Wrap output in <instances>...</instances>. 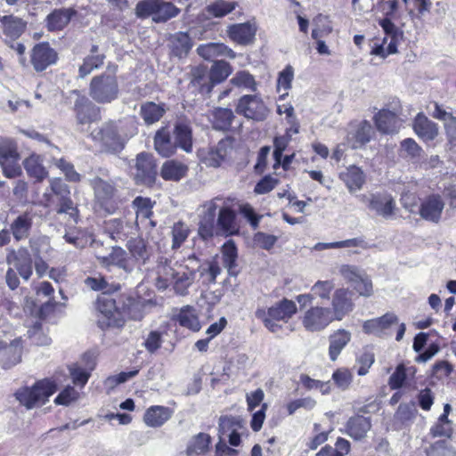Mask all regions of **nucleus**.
<instances>
[{
	"label": "nucleus",
	"mask_w": 456,
	"mask_h": 456,
	"mask_svg": "<svg viewBox=\"0 0 456 456\" xmlns=\"http://www.w3.org/2000/svg\"><path fill=\"white\" fill-rule=\"evenodd\" d=\"M153 272L154 285L159 290L170 289L174 294L185 297L189 294L198 273L204 278L205 283H215L221 268L213 261L202 264L195 254H191L174 264L167 257L159 256Z\"/></svg>",
	"instance_id": "1"
},
{
	"label": "nucleus",
	"mask_w": 456,
	"mask_h": 456,
	"mask_svg": "<svg viewBox=\"0 0 456 456\" xmlns=\"http://www.w3.org/2000/svg\"><path fill=\"white\" fill-rule=\"evenodd\" d=\"M137 133L136 122L133 118L118 121H110L93 132L94 140H98L103 150L110 153L120 152L126 142Z\"/></svg>",
	"instance_id": "2"
},
{
	"label": "nucleus",
	"mask_w": 456,
	"mask_h": 456,
	"mask_svg": "<svg viewBox=\"0 0 456 456\" xmlns=\"http://www.w3.org/2000/svg\"><path fill=\"white\" fill-rule=\"evenodd\" d=\"M56 391V385L49 379L37 382L31 387H23L17 391V400L28 409L45 403L48 398Z\"/></svg>",
	"instance_id": "3"
},
{
	"label": "nucleus",
	"mask_w": 456,
	"mask_h": 456,
	"mask_svg": "<svg viewBox=\"0 0 456 456\" xmlns=\"http://www.w3.org/2000/svg\"><path fill=\"white\" fill-rule=\"evenodd\" d=\"M297 312L296 304L289 299H282L279 303L268 308L267 311L265 309H258L256 312V316L262 320L265 326L271 332H277L281 326L276 323L279 321L287 322Z\"/></svg>",
	"instance_id": "4"
},
{
	"label": "nucleus",
	"mask_w": 456,
	"mask_h": 456,
	"mask_svg": "<svg viewBox=\"0 0 456 456\" xmlns=\"http://www.w3.org/2000/svg\"><path fill=\"white\" fill-rule=\"evenodd\" d=\"M135 12L140 18L152 16L155 22H166L176 17L180 10L174 4L164 0H145L136 4Z\"/></svg>",
	"instance_id": "5"
},
{
	"label": "nucleus",
	"mask_w": 456,
	"mask_h": 456,
	"mask_svg": "<svg viewBox=\"0 0 456 456\" xmlns=\"http://www.w3.org/2000/svg\"><path fill=\"white\" fill-rule=\"evenodd\" d=\"M117 77L110 74H102L93 77L89 94L98 103H110L118 96Z\"/></svg>",
	"instance_id": "6"
},
{
	"label": "nucleus",
	"mask_w": 456,
	"mask_h": 456,
	"mask_svg": "<svg viewBox=\"0 0 456 456\" xmlns=\"http://www.w3.org/2000/svg\"><path fill=\"white\" fill-rule=\"evenodd\" d=\"M330 307L314 305L303 314L301 323L305 330L319 332L326 329L334 320Z\"/></svg>",
	"instance_id": "7"
},
{
	"label": "nucleus",
	"mask_w": 456,
	"mask_h": 456,
	"mask_svg": "<svg viewBox=\"0 0 456 456\" xmlns=\"http://www.w3.org/2000/svg\"><path fill=\"white\" fill-rule=\"evenodd\" d=\"M236 112L248 119L263 121L267 118L269 110L260 97L244 95L238 102Z\"/></svg>",
	"instance_id": "8"
},
{
	"label": "nucleus",
	"mask_w": 456,
	"mask_h": 456,
	"mask_svg": "<svg viewBox=\"0 0 456 456\" xmlns=\"http://www.w3.org/2000/svg\"><path fill=\"white\" fill-rule=\"evenodd\" d=\"M6 263L14 268L23 280L28 281L30 279L33 273V260L27 248L8 249Z\"/></svg>",
	"instance_id": "9"
},
{
	"label": "nucleus",
	"mask_w": 456,
	"mask_h": 456,
	"mask_svg": "<svg viewBox=\"0 0 456 456\" xmlns=\"http://www.w3.org/2000/svg\"><path fill=\"white\" fill-rule=\"evenodd\" d=\"M445 202L442 196L432 193L420 200L418 214L427 222L438 224L443 216Z\"/></svg>",
	"instance_id": "10"
},
{
	"label": "nucleus",
	"mask_w": 456,
	"mask_h": 456,
	"mask_svg": "<svg viewBox=\"0 0 456 456\" xmlns=\"http://www.w3.org/2000/svg\"><path fill=\"white\" fill-rule=\"evenodd\" d=\"M97 323L102 330L120 328L124 325L121 314L117 310L114 300L106 298L99 301Z\"/></svg>",
	"instance_id": "11"
},
{
	"label": "nucleus",
	"mask_w": 456,
	"mask_h": 456,
	"mask_svg": "<svg viewBox=\"0 0 456 456\" xmlns=\"http://www.w3.org/2000/svg\"><path fill=\"white\" fill-rule=\"evenodd\" d=\"M134 179L138 184L151 185L156 179L157 171L153 156L141 152L136 156Z\"/></svg>",
	"instance_id": "12"
},
{
	"label": "nucleus",
	"mask_w": 456,
	"mask_h": 456,
	"mask_svg": "<svg viewBox=\"0 0 456 456\" xmlns=\"http://www.w3.org/2000/svg\"><path fill=\"white\" fill-rule=\"evenodd\" d=\"M334 321H341L348 315L354 308L352 299V293L345 288L334 291L330 307Z\"/></svg>",
	"instance_id": "13"
},
{
	"label": "nucleus",
	"mask_w": 456,
	"mask_h": 456,
	"mask_svg": "<svg viewBox=\"0 0 456 456\" xmlns=\"http://www.w3.org/2000/svg\"><path fill=\"white\" fill-rule=\"evenodd\" d=\"M95 364V359L92 354H85L80 362L71 364L69 370L73 384L80 387H85Z\"/></svg>",
	"instance_id": "14"
},
{
	"label": "nucleus",
	"mask_w": 456,
	"mask_h": 456,
	"mask_svg": "<svg viewBox=\"0 0 456 456\" xmlns=\"http://www.w3.org/2000/svg\"><path fill=\"white\" fill-rule=\"evenodd\" d=\"M368 208L379 216L391 219L395 214L396 204L391 194L377 192L371 193Z\"/></svg>",
	"instance_id": "15"
},
{
	"label": "nucleus",
	"mask_w": 456,
	"mask_h": 456,
	"mask_svg": "<svg viewBox=\"0 0 456 456\" xmlns=\"http://www.w3.org/2000/svg\"><path fill=\"white\" fill-rule=\"evenodd\" d=\"M31 63L37 71H43L57 61V53L48 43L37 44L31 52Z\"/></svg>",
	"instance_id": "16"
},
{
	"label": "nucleus",
	"mask_w": 456,
	"mask_h": 456,
	"mask_svg": "<svg viewBox=\"0 0 456 456\" xmlns=\"http://www.w3.org/2000/svg\"><path fill=\"white\" fill-rule=\"evenodd\" d=\"M89 183L94 190L96 202L102 208L109 210L108 204L116 193V187L113 182L95 176L89 180Z\"/></svg>",
	"instance_id": "17"
},
{
	"label": "nucleus",
	"mask_w": 456,
	"mask_h": 456,
	"mask_svg": "<svg viewBox=\"0 0 456 456\" xmlns=\"http://www.w3.org/2000/svg\"><path fill=\"white\" fill-rule=\"evenodd\" d=\"M76 95L74 110L77 120L79 124H87L97 119L98 108L86 96L79 94L77 91L73 92Z\"/></svg>",
	"instance_id": "18"
},
{
	"label": "nucleus",
	"mask_w": 456,
	"mask_h": 456,
	"mask_svg": "<svg viewBox=\"0 0 456 456\" xmlns=\"http://www.w3.org/2000/svg\"><path fill=\"white\" fill-rule=\"evenodd\" d=\"M397 323V316L393 313H387L381 317L364 322L362 330L367 334L381 337L387 334L389 329Z\"/></svg>",
	"instance_id": "19"
},
{
	"label": "nucleus",
	"mask_w": 456,
	"mask_h": 456,
	"mask_svg": "<svg viewBox=\"0 0 456 456\" xmlns=\"http://www.w3.org/2000/svg\"><path fill=\"white\" fill-rule=\"evenodd\" d=\"M370 429V419L361 415L349 418L345 425V433L355 441L364 439Z\"/></svg>",
	"instance_id": "20"
},
{
	"label": "nucleus",
	"mask_w": 456,
	"mask_h": 456,
	"mask_svg": "<svg viewBox=\"0 0 456 456\" xmlns=\"http://www.w3.org/2000/svg\"><path fill=\"white\" fill-rule=\"evenodd\" d=\"M339 179L345 183L348 191L353 194L362 189L366 182V175L362 168L353 165L340 172Z\"/></svg>",
	"instance_id": "21"
},
{
	"label": "nucleus",
	"mask_w": 456,
	"mask_h": 456,
	"mask_svg": "<svg viewBox=\"0 0 456 456\" xmlns=\"http://www.w3.org/2000/svg\"><path fill=\"white\" fill-rule=\"evenodd\" d=\"M413 130L423 141H433L438 135V126L422 112L418 113L413 121Z\"/></svg>",
	"instance_id": "22"
},
{
	"label": "nucleus",
	"mask_w": 456,
	"mask_h": 456,
	"mask_svg": "<svg viewBox=\"0 0 456 456\" xmlns=\"http://www.w3.org/2000/svg\"><path fill=\"white\" fill-rule=\"evenodd\" d=\"M377 129L383 134L397 133L401 122L395 112L387 110H379L374 117Z\"/></svg>",
	"instance_id": "23"
},
{
	"label": "nucleus",
	"mask_w": 456,
	"mask_h": 456,
	"mask_svg": "<svg viewBox=\"0 0 456 456\" xmlns=\"http://www.w3.org/2000/svg\"><path fill=\"white\" fill-rule=\"evenodd\" d=\"M256 32V26L249 22L234 24L230 26L227 29L229 37L240 45H247L250 43L253 40Z\"/></svg>",
	"instance_id": "24"
},
{
	"label": "nucleus",
	"mask_w": 456,
	"mask_h": 456,
	"mask_svg": "<svg viewBox=\"0 0 456 456\" xmlns=\"http://www.w3.org/2000/svg\"><path fill=\"white\" fill-rule=\"evenodd\" d=\"M198 54L205 60L210 61L219 56L234 59L236 53L227 45L221 43H208L200 45L197 48Z\"/></svg>",
	"instance_id": "25"
},
{
	"label": "nucleus",
	"mask_w": 456,
	"mask_h": 456,
	"mask_svg": "<svg viewBox=\"0 0 456 456\" xmlns=\"http://www.w3.org/2000/svg\"><path fill=\"white\" fill-rule=\"evenodd\" d=\"M227 155L225 143L219 142L215 148L202 149L199 151L200 161L207 167H218Z\"/></svg>",
	"instance_id": "26"
},
{
	"label": "nucleus",
	"mask_w": 456,
	"mask_h": 456,
	"mask_svg": "<svg viewBox=\"0 0 456 456\" xmlns=\"http://www.w3.org/2000/svg\"><path fill=\"white\" fill-rule=\"evenodd\" d=\"M168 46L171 53L181 59L187 56L191 49L192 44L191 37L187 33L177 32L170 35L168 38Z\"/></svg>",
	"instance_id": "27"
},
{
	"label": "nucleus",
	"mask_w": 456,
	"mask_h": 456,
	"mask_svg": "<svg viewBox=\"0 0 456 456\" xmlns=\"http://www.w3.org/2000/svg\"><path fill=\"white\" fill-rule=\"evenodd\" d=\"M216 226L220 235H232L238 232V227L235 223V213L231 208L230 201H228L222 211L219 212Z\"/></svg>",
	"instance_id": "28"
},
{
	"label": "nucleus",
	"mask_w": 456,
	"mask_h": 456,
	"mask_svg": "<svg viewBox=\"0 0 456 456\" xmlns=\"http://www.w3.org/2000/svg\"><path fill=\"white\" fill-rule=\"evenodd\" d=\"M372 134V126L370 122L362 120L359 122L354 130L349 133L347 140L351 143L352 148L357 149L370 141Z\"/></svg>",
	"instance_id": "29"
},
{
	"label": "nucleus",
	"mask_w": 456,
	"mask_h": 456,
	"mask_svg": "<svg viewBox=\"0 0 456 456\" xmlns=\"http://www.w3.org/2000/svg\"><path fill=\"white\" fill-rule=\"evenodd\" d=\"M97 258L100 264L106 267L115 265L126 271L131 269L128 265L127 254L126 250L120 247H112L109 255L98 256Z\"/></svg>",
	"instance_id": "30"
},
{
	"label": "nucleus",
	"mask_w": 456,
	"mask_h": 456,
	"mask_svg": "<svg viewBox=\"0 0 456 456\" xmlns=\"http://www.w3.org/2000/svg\"><path fill=\"white\" fill-rule=\"evenodd\" d=\"M0 352L5 358V365L8 367L17 364L21 361L22 341L20 338H15L10 343L0 341Z\"/></svg>",
	"instance_id": "31"
},
{
	"label": "nucleus",
	"mask_w": 456,
	"mask_h": 456,
	"mask_svg": "<svg viewBox=\"0 0 456 456\" xmlns=\"http://www.w3.org/2000/svg\"><path fill=\"white\" fill-rule=\"evenodd\" d=\"M329 340V356L334 362L351 340V333L346 330H338L330 336Z\"/></svg>",
	"instance_id": "32"
},
{
	"label": "nucleus",
	"mask_w": 456,
	"mask_h": 456,
	"mask_svg": "<svg viewBox=\"0 0 456 456\" xmlns=\"http://www.w3.org/2000/svg\"><path fill=\"white\" fill-rule=\"evenodd\" d=\"M171 414L172 411L167 407L151 406L146 411L143 420L147 426L157 428L167 422L171 418Z\"/></svg>",
	"instance_id": "33"
},
{
	"label": "nucleus",
	"mask_w": 456,
	"mask_h": 456,
	"mask_svg": "<svg viewBox=\"0 0 456 456\" xmlns=\"http://www.w3.org/2000/svg\"><path fill=\"white\" fill-rule=\"evenodd\" d=\"M32 227V216L25 212L18 216L11 224L10 230L17 241L28 237Z\"/></svg>",
	"instance_id": "34"
},
{
	"label": "nucleus",
	"mask_w": 456,
	"mask_h": 456,
	"mask_svg": "<svg viewBox=\"0 0 456 456\" xmlns=\"http://www.w3.org/2000/svg\"><path fill=\"white\" fill-rule=\"evenodd\" d=\"M75 12L70 8L56 9L46 18L47 28L49 30H61L65 28Z\"/></svg>",
	"instance_id": "35"
},
{
	"label": "nucleus",
	"mask_w": 456,
	"mask_h": 456,
	"mask_svg": "<svg viewBox=\"0 0 456 456\" xmlns=\"http://www.w3.org/2000/svg\"><path fill=\"white\" fill-rule=\"evenodd\" d=\"M211 441V436L207 433H199L193 436L187 444V456H198L207 453Z\"/></svg>",
	"instance_id": "36"
},
{
	"label": "nucleus",
	"mask_w": 456,
	"mask_h": 456,
	"mask_svg": "<svg viewBox=\"0 0 456 456\" xmlns=\"http://www.w3.org/2000/svg\"><path fill=\"white\" fill-rule=\"evenodd\" d=\"M232 72V68L228 62L224 61H214L208 74L210 86L208 87V91H210L214 85L224 82Z\"/></svg>",
	"instance_id": "37"
},
{
	"label": "nucleus",
	"mask_w": 456,
	"mask_h": 456,
	"mask_svg": "<svg viewBox=\"0 0 456 456\" xmlns=\"http://www.w3.org/2000/svg\"><path fill=\"white\" fill-rule=\"evenodd\" d=\"M187 167L176 160H167L161 167V177L168 181H179L185 176Z\"/></svg>",
	"instance_id": "38"
},
{
	"label": "nucleus",
	"mask_w": 456,
	"mask_h": 456,
	"mask_svg": "<svg viewBox=\"0 0 456 456\" xmlns=\"http://www.w3.org/2000/svg\"><path fill=\"white\" fill-rule=\"evenodd\" d=\"M105 230L115 240H124L133 230V226L119 218L110 219L105 223Z\"/></svg>",
	"instance_id": "39"
},
{
	"label": "nucleus",
	"mask_w": 456,
	"mask_h": 456,
	"mask_svg": "<svg viewBox=\"0 0 456 456\" xmlns=\"http://www.w3.org/2000/svg\"><path fill=\"white\" fill-rule=\"evenodd\" d=\"M23 166L28 175L37 181L44 180L48 175L43 165V159L39 155H30L24 160Z\"/></svg>",
	"instance_id": "40"
},
{
	"label": "nucleus",
	"mask_w": 456,
	"mask_h": 456,
	"mask_svg": "<svg viewBox=\"0 0 456 456\" xmlns=\"http://www.w3.org/2000/svg\"><path fill=\"white\" fill-rule=\"evenodd\" d=\"M166 112L164 103L147 102L141 106L140 114L147 125L159 121Z\"/></svg>",
	"instance_id": "41"
},
{
	"label": "nucleus",
	"mask_w": 456,
	"mask_h": 456,
	"mask_svg": "<svg viewBox=\"0 0 456 456\" xmlns=\"http://www.w3.org/2000/svg\"><path fill=\"white\" fill-rule=\"evenodd\" d=\"M126 246L132 256L142 264H145L151 255V248L142 238L129 240Z\"/></svg>",
	"instance_id": "42"
},
{
	"label": "nucleus",
	"mask_w": 456,
	"mask_h": 456,
	"mask_svg": "<svg viewBox=\"0 0 456 456\" xmlns=\"http://www.w3.org/2000/svg\"><path fill=\"white\" fill-rule=\"evenodd\" d=\"M4 34L11 39L18 38L24 31L26 23L18 17L12 15L4 16L1 18Z\"/></svg>",
	"instance_id": "43"
},
{
	"label": "nucleus",
	"mask_w": 456,
	"mask_h": 456,
	"mask_svg": "<svg viewBox=\"0 0 456 456\" xmlns=\"http://www.w3.org/2000/svg\"><path fill=\"white\" fill-rule=\"evenodd\" d=\"M175 319L181 326L191 330L192 331L200 330V323L196 310L190 305L181 308Z\"/></svg>",
	"instance_id": "44"
},
{
	"label": "nucleus",
	"mask_w": 456,
	"mask_h": 456,
	"mask_svg": "<svg viewBox=\"0 0 456 456\" xmlns=\"http://www.w3.org/2000/svg\"><path fill=\"white\" fill-rule=\"evenodd\" d=\"M230 201L228 198L217 196L202 204L200 217L210 221L216 220V211L221 212L225 204Z\"/></svg>",
	"instance_id": "45"
},
{
	"label": "nucleus",
	"mask_w": 456,
	"mask_h": 456,
	"mask_svg": "<svg viewBox=\"0 0 456 456\" xmlns=\"http://www.w3.org/2000/svg\"><path fill=\"white\" fill-rule=\"evenodd\" d=\"M175 145L179 146L184 151L190 152L192 148L191 131L185 124H178L175 128Z\"/></svg>",
	"instance_id": "46"
},
{
	"label": "nucleus",
	"mask_w": 456,
	"mask_h": 456,
	"mask_svg": "<svg viewBox=\"0 0 456 456\" xmlns=\"http://www.w3.org/2000/svg\"><path fill=\"white\" fill-rule=\"evenodd\" d=\"M156 151L164 157H168L174 152L175 143L171 142L169 133L166 129L157 132L154 138Z\"/></svg>",
	"instance_id": "47"
},
{
	"label": "nucleus",
	"mask_w": 456,
	"mask_h": 456,
	"mask_svg": "<svg viewBox=\"0 0 456 456\" xmlns=\"http://www.w3.org/2000/svg\"><path fill=\"white\" fill-rule=\"evenodd\" d=\"M234 118L233 112L230 109L217 108L212 113L213 126L217 130L228 129Z\"/></svg>",
	"instance_id": "48"
},
{
	"label": "nucleus",
	"mask_w": 456,
	"mask_h": 456,
	"mask_svg": "<svg viewBox=\"0 0 456 456\" xmlns=\"http://www.w3.org/2000/svg\"><path fill=\"white\" fill-rule=\"evenodd\" d=\"M224 265L230 274H236V260L238 257L237 248L232 240H228L222 248Z\"/></svg>",
	"instance_id": "49"
},
{
	"label": "nucleus",
	"mask_w": 456,
	"mask_h": 456,
	"mask_svg": "<svg viewBox=\"0 0 456 456\" xmlns=\"http://www.w3.org/2000/svg\"><path fill=\"white\" fill-rule=\"evenodd\" d=\"M350 443L345 438H338L335 447L326 445L317 453V456H346L350 452Z\"/></svg>",
	"instance_id": "50"
},
{
	"label": "nucleus",
	"mask_w": 456,
	"mask_h": 456,
	"mask_svg": "<svg viewBox=\"0 0 456 456\" xmlns=\"http://www.w3.org/2000/svg\"><path fill=\"white\" fill-rule=\"evenodd\" d=\"M230 83L240 89L255 92L256 83L254 77L246 70L237 72L230 80Z\"/></svg>",
	"instance_id": "51"
},
{
	"label": "nucleus",
	"mask_w": 456,
	"mask_h": 456,
	"mask_svg": "<svg viewBox=\"0 0 456 456\" xmlns=\"http://www.w3.org/2000/svg\"><path fill=\"white\" fill-rule=\"evenodd\" d=\"M237 6L236 2H229L224 0H217L206 7V11L209 15L216 18H222L231 13Z\"/></svg>",
	"instance_id": "52"
},
{
	"label": "nucleus",
	"mask_w": 456,
	"mask_h": 456,
	"mask_svg": "<svg viewBox=\"0 0 456 456\" xmlns=\"http://www.w3.org/2000/svg\"><path fill=\"white\" fill-rule=\"evenodd\" d=\"M277 113L286 116L287 123L289 125L287 134H297L299 132V123L295 115L294 108L290 103L278 104Z\"/></svg>",
	"instance_id": "53"
},
{
	"label": "nucleus",
	"mask_w": 456,
	"mask_h": 456,
	"mask_svg": "<svg viewBox=\"0 0 456 456\" xmlns=\"http://www.w3.org/2000/svg\"><path fill=\"white\" fill-rule=\"evenodd\" d=\"M335 289L334 281L331 280L317 281L311 288L314 297L322 300H329Z\"/></svg>",
	"instance_id": "54"
},
{
	"label": "nucleus",
	"mask_w": 456,
	"mask_h": 456,
	"mask_svg": "<svg viewBox=\"0 0 456 456\" xmlns=\"http://www.w3.org/2000/svg\"><path fill=\"white\" fill-rule=\"evenodd\" d=\"M133 206L136 209V220H147L151 216L153 205L150 199L136 197Z\"/></svg>",
	"instance_id": "55"
},
{
	"label": "nucleus",
	"mask_w": 456,
	"mask_h": 456,
	"mask_svg": "<svg viewBox=\"0 0 456 456\" xmlns=\"http://www.w3.org/2000/svg\"><path fill=\"white\" fill-rule=\"evenodd\" d=\"M301 385L306 390H320L322 395H328L330 393V381L323 382L318 379H314L306 374H301L299 378Z\"/></svg>",
	"instance_id": "56"
},
{
	"label": "nucleus",
	"mask_w": 456,
	"mask_h": 456,
	"mask_svg": "<svg viewBox=\"0 0 456 456\" xmlns=\"http://www.w3.org/2000/svg\"><path fill=\"white\" fill-rule=\"evenodd\" d=\"M104 55H90L84 59L83 64L79 67V77L83 78L89 75L94 69L103 65Z\"/></svg>",
	"instance_id": "57"
},
{
	"label": "nucleus",
	"mask_w": 456,
	"mask_h": 456,
	"mask_svg": "<svg viewBox=\"0 0 456 456\" xmlns=\"http://www.w3.org/2000/svg\"><path fill=\"white\" fill-rule=\"evenodd\" d=\"M190 229L184 223L177 222L172 227V248L176 249L185 241Z\"/></svg>",
	"instance_id": "58"
},
{
	"label": "nucleus",
	"mask_w": 456,
	"mask_h": 456,
	"mask_svg": "<svg viewBox=\"0 0 456 456\" xmlns=\"http://www.w3.org/2000/svg\"><path fill=\"white\" fill-rule=\"evenodd\" d=\"M12 159H20L15 142L10 139L0 141V164L12 160Z\"/></svg>",
	"instance_id": "59"
},
{
	"label": "nucleus",
	"mask_w": 456,
	"mask_h": 456,
	"mask_svg": "<svg viewBox=\"0 0 456 456\" xmlns=\"http://www.w3.org/2000/svg\"><path fill=\"white\" fill-rule=\"evenodd\" d=\"M332 379L341 390H346L352 383L353 374L346 368H339L332 374Z\"/></svg>",
	"instance_id": "60"
},
{
	"label": "nucleus",
	"mask_w": 456,
	"mask_h": 456,
	"mask_svg": "<svg viewBox=\"0 0 456 456\" xmlns=\"http://www.w3.org/2000/svg\"><path fill=\"white\" fill-rule=\"evenodd\" d=\"M338 273L347 282L354 284L358 282L359 279H362V275L364 273L356 265H341L338 267Z\"/></svg>",
	"instance_id": "61"
},
{
	"label": "nucleus",
	"mask_w": 456,
	"mask_h": 456,
	"mask_svg": "<svg viewBox=\"0 0 456 456\" xmlns=\"http://www.w3.org/2000/svg\"><path fill=\"white\" fill-rule=\"evenodd\" d=\"M56 212L57 214L69 215L76 223L77 221L78 210L69 195L59 199V207Z\"/></svg>",
	"instance_id": "62"
},
{
	"label": "nucleus",
	"mask_w": 456,
	"mask_h": 456,
	"mask_svg": "<svg viewBox=\"0 0 456 456\" xmlns=\"http://www.w3.org/2000/svg\"><path fill=\"white\" fill-rule=\"evenodd\" d=\"M401 151L411 159H419L422 154L421 147L411 138H407L401 142Z\"/></svg>",
	"instance_id": "63"
},
{
	"label": "nucleus",
	"mask_w": 456,
	"mask_h": 456,
	"mask_svg": "<svg viewBox=\"0 0 456 456\" xmlns=\"http://www.w3.org/2000/svg\"><path fill=\"white\" fill-rule=\"evenodd\" d=\"M191 83L194 86H198L201 90H203V88L205 86H207V88L209 86H208V83L209 82V78L207 74V69L205 67L198 66V67L193 68L191 71Z\"/></svg>",
	"instance_id": "64"
}]
</instances>
